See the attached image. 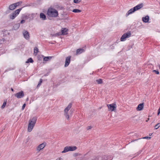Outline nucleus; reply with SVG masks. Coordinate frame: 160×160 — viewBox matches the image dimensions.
<instances>
[{"mask_svg":"<svg viewBox=\"0 0 160 160\" xmlns=\"http://www.w3.org/2000/svg\"><path fill=\"white\" fill-rule=\"evenodd\" d=\"M135 11V10L134 9V8H132L128 11V12L126 14V16L128 17L129 14L132 13Z\"/></svg>","mask_w":160,"mask_h":160,"instance_id":"nucleus-13","label":"nucleus"},{"mask_svg":"<svg viewBox=\"0 0 160 160\" xmlns=\"http://www.w3.org/2000/svg\"><path fill=\"white\" fill-rule=\"evenodd\" d=\"M160 127V123H158L155 125V126L154 127V128H155L154 129H157Z\"/></svg>","mask_w":160,"mask_h":160,"instance_id":"nucleus-28","label":"nucleus"},{"mask_svg":"<svg viewBox=\"0 0 160 160\" xmlns=\"http://www.w3.org/2000/svg\"><path fill=\"white\" fill-rule=\"evenodd\" d=\"M149 19V17L148 16H147L145 17H143L142 20L143 21L145 22H148Z\"/></svg>","mask_w":160,"mask_h":160,"instance_id":"nucleus-18","label":"nucleus"},{"mask_svg":"<svg viewBox=\"0 0 160 160\" xmlns=\"http://www.w3.org/2000/svg\"><path fill=\"white\" fill-rule=\"evenodd\" d=\"M131 36V33L130 32H128L124 33L121 37L120 38L121 41H123L125 40L126 38L129 37Z\"/></svg>","mask_w":160,"mask_h":160,"instance_id":"nucleus-5","label":"nucleus"},{"mask_svg":"<svg viewBox=\"0 0 160 160\" xmlns=\"http://www.w3.org/2000/svg\"><path fill=\"white\" fill-rule=\"evenodd\" d=\"M107 157H108L107 160L108 159V160H112L113 158V157L111 155L107 156Z\"/></svg>","mask_w":160,"mask_h":160,"instance_id":"nucleus-33","label":"nucleus"},{"mask_svg":"<svg viewBox=\"0 0 160 160\" xmlns=\"http://www.w3.org/2000/svg\"><path fill=\"white\" fill-rule=\"evenodd\" d=\"M62 35L61 32H59L58 33H56L55 34H53V36H60V35Z\"/></svg>","mask_w":160,"mask_h":160,"instance_id":"nucleus-32","label":"nucleus"},{"mask_svg":"<svg viewBox=\"0 0 160 160\" xmlns=\"http://www.w3.org/2000/svg\"><path fill=\"white\" fill-rule=\"evenodd\" d=\"M47 14L49 18H56L58 15V11L55 9L49 8L48 9Z\"/></svg>","mask_w":160,"mask_h":160,"instance_id":"nucleus-1","label":"nucleus"},{"mask_svg":"<svg viewBox=\"0 0 160 160\" xmlns=\"http://www.w3.org/2000/svg\"><path fill=\"white\" fill-rule=\"evenodd\" d=\"M62 29L61 30V34L63 35H67L68 33L67 32L68 31V29L66 28H62Z\"/></svg>","mask_w":160,"mask_h":160,"instance_id":"nucleus-14","label":"nucleus"},{"mask_svg":"<svg viewBox=\"0 0 160 160\" xmlns=\"http://www.w3.org/2000/svg\"><path fill=\"white\" fill-rule=\"evenodd\" d=\"M25 22V21L24 20H22L21 21L20 23L21 24H22L24 23Z\"/></svg>","mask_w":160,"mask_h":160,"instance_id":"nucleus-41","label":"nucleus"},{"mask_svg":"<svg viewBox=\"0 0 160 160\" xmlns=\"http://www.w3.org/2000/svg\"><path fill=\"white\" fill-rule=\"evenodd\" d=\"M40 17L43 20H44L46 19V15L44 13L42 12L40 13Z\"/></svg>","mask_w":160,"mask_h":160,"instance_id":"nucleus-16","label":"nucleus"},{"mask_svg":"<svg viewBox=\"0 0 160 160\" xmlns=\"http://www.w3.org/2000/svg\"><path fill=\"white\" fill-rule=\"evenodd\" d=\"M143 7V4L142 3H141L137 5L135 7H134V9L136 11L138 10H139L141 8H142Z\"/></svg>","mask_w":160,"mask_h":160,"instance_id":"nucleus-12","label":"nucleus"},{"mask_svg":"<svg viewBox=\"0 0 160 160\" xmlns=\"http://www.w3.org/2000/svg\"><path fill=\"white\" fill-rule=\"evenodd\" d=\"M22 9V8L18 9L10 14L9 15L10 18L12 20L14 19L19 14Z\"/></svg>","mask_w":160,"mask_h":160,"instance_id":"nucleus-3","label":"nucleus"},{"mask_svg":"<svg viewBox=\"0 0 160 160\" xmlns=\"http://www.w3.org/2000/svg\"><path fill=\"white\" fill-rule=\"evenodd\" d=\"M34 52L36 53V54L38 52V48L35 47L34 50Z\"/></svg>","mask_w":160,"mask_h":160,"instance_id":"nucleus-30","label":"nucleus"},{"mask_svg":"<svg viewBox=\"0 0 160 160\" xmlns=\"http://www.w3.org/2000/svg\"><path fill=\"white\" fill-rule=\"evenodd\" d=\"M48 75L47 74H45V75H44V76H48Z\"/></svg>","mask_w":160,"mask_h":160,"instance_id":"nucleus-48","label":"nucleus"},{"mask_svg":"<svg viewBox=\"0 0 160 160\" xmlns=\"http://www.w3.org/2000/svg\"><path fill=\"white\" fill-rule=\"evenodd\" d=\"M140 139L139 138L138 139ZM138 140V139H135L134 140H132L130 142H133L135 141H136Z\"/></svg>","mask_w":160,"mask_h":160,"instance_id":"nucleus-44","label":"nucleus"},{"mask_svg":"<svg viewBox=\"0 0 160 160\" xmlns=\"http://www.w3.org/2000/svg\"><path fill=\"white\" fill-rule=\"evenodd\" d=\"M6 102H7V101H4L2 105V106L1 107L3 109V108H4V107H5V105H6Z\"/></svg>","mask_w":160,"mask_h":160,"instance_id":"nucleus-29","label":"nucleus"},{"mask_svg":"<svg viewBox=\"0 0 160 160\" xmlns=\"http://www.w3.org/2000/svg\"><path fill=\"white\" fill-rule=\"evenodd\" d=\"M69 151H70L69 150V146H67L64 148V150L62 151V153H65L68 152Z\"/></svg>","mask_w":160,"mask_h":160,"instance_id":"nucleus-19","label":"nucleus"},{"mask_svg":"<svg viewBox=\"0 0 160 160\" xmlns=\"http://www.w3.org/2000/svg\"><path fill=\"white\" fill-rule=\"evenodd\" d=\"M46 144V143H43L39 145L37 148V151L38 152L41 149L43 148L45 146Z\"/></svg>","mask_w":160,"mask_h":160,"instance_id":"nucleus-9","label":"nucleus"},{"mask_svg":"<svg viewBox=\"0 0 160 160\" xmlns=\"http://www.w3.org/2000/svg\"><path fill=\"white\" fill-rule=\"evenodd\" d=\"M151 138L150 137H145L142 138L143 139H150Z\"/></svg>","mask_w":160,"mask_h":160,"instance_id":"nucleus-38","label":"nucleus"},{"mask_svg":"<svg viewBox=\"0 0 160 160\" xmlns=\"http://www.w3.org/2000/svg\"><path fill=\"white\" fill-rule=\"evenodd\" d=\"M28 142V139H27V142Z\"/></svg>","mask_w":160,"mask_h":160,"instance_id":"nucleus-49","label":"nucleus"},{"mask_svg":"<svg viewBox=\"0 0 160 160\" xmlns=\"http://www.w3.org/2000/svg\"><path fill=\"white\" fill-rule=\"evenodd\" d=\"M69 150L70 151H73L76 150L77 148L75 146H69Z\"/></svg>","mask_w":160,"mask_h":160,"instance_id":"nucleus-20","label":"nucleus"},{"mask_svg":"<svg viewBox=\"0 0 160 160\" xmlns=\"http://www.w3.org/2000/svg\"><path fill=\"white\" fill-rule=\"evenodd\" d=\"M23 35L24 38L26 39H28L30 38L29 34L28 32L26 31H24L23 32Z\"/></svg>","mask_w":160,"mask_h":160,"instance_id":"nucleus-10","label":"nucleus"},{"mask_svg":"<svg viewBox=\"0 0 160 160\" xmlns=\"http://www.w3.org/2000/svg\"><path fill=\"white\" fill-rule=\"evenodd\" d=\"M152 72H154L157 74H159V72L158 70H153Z\"/></svg>","mask_w":160,"mask_h":160,"instance_id":"nucleus-37","label":"nucleus"},{"mask_svg":"<svg viewBox=\"0 0 160 160\" xmlns=\"http://www.w3.org/2000/svg\"><path fill=\"white\" fill-rule=\"evenodd\" d=\"M25 106H26V104L25 103L23 105H22V110H23L24 109Z\"/></svg>","mask_w":160,"mask_h":160,"instance_id":"nucleus-39","label":"nucleus"},{"mask_svg":"<svg viewBox=\"0 0 160 160\" xmlns=\"http://www.w3.org/2000/svg\"><path fill=\"white\" fill-rule=\"evenodd\" d=\"M96 81L98 84H102L103 82L102 79H99L98 80H96Z\"/></svg>","mask_w":160,"mask_h":160,"instance_id":"nucleus-24","label":"nucleus"},{"mask_svg":"<svg viewBox=\"0 0 160 160\" xmlns=\"http://www.w3.org/2000/svg\"><path fill=\"white\" fill-rule=\"evenodd\" d=\"M81 12V10L78 9H74L72 10V12L75 13L80 12Z\"/></svg>","mask_w":160,"mask_h":160,"instance_id":"nucleus-25","label":"nucleus"},{"mask_svg":"<svg viewBox=\"0 0 160 160\" xmlns=\"http://www.w3.org/2000/svg\"><path fill=\"white\" fill-rule=\"evenodd\" d=\"M152 133H150L149 134V135L150 136L152 135Z\"/></svg>","mask_w":160,"mask_h":160,"instance_id":"nucleus-47","label":"nucleus"},{"mask_svg":"<svg viewBox=\"0 0 160 160\" xmlns=\"http://www.w3.org/2000/svg\"><path fill=\"white\" fill-rule=\"evenodd\" d=\"M81 0H73V2L75 3H78L81 1Z\"/></svg>","mask_w":160,"mask_h":160,"instance_id":"nucleus-36","label":"nucleus"},{"mask_svg":"<svg viewBox=\"0 0 160 160\" xmlns=\"http://www.w3.org/2000/svg\"><path fill=\"white\" fill-rule=\"evenodd\" d=\"M20 27V23L15 24L13 26V28L14 30L18 29Z\"/></svg>","mask_w":160,"mask_h":160,"instance_id":"nucleus-21","label":"nucleus"},{"mask_svg":"<svg viewBox=\"0 0 160 160\" xmlns=\"http://www.w3.org/2000/svg\"><path fill=\"white\" fill-rule=\"evenodd\" d=\"M72 105V103H70L64 110V115L68 120H69V115L68 114V112L69 110L71 108Z\"/></svg>","mask_w":160,"mask_h":160,"instance_id":"nucleus-4","label":"nucleus"},{"mask_svg":"<svg viewBox=\"0 0 160 160\" xmlns=\"http://www.w3.org/2000/svg\"><path fill=\"white\" fill-rule=\"evenodd\" d=\"M33 62V60L32 59V58H30L26 62V63H28L29 62L30 63H32Z\"/></svg>","mask_w":160,"mask_h":160,"instance_id":"nucleus-26","label":"nucleus"},{"mask_svg":"<svg viewBox=\"0 0 160 160\" xmlns=\"http://www.w3.org/2000/svg\"><path fill=\"white\" fill-rule=\"evenodd\" d=\"M42 79H40L38 83V85L37 86V87H39L40 86V85H41V83H42Z\"/></svg>","mask_w":160,"mask_h":160,"instance_id":"nucleus-35","label":"nucleus"},{"mask_svg":"<svg viewBox=\"0 0 160 160\" xmlns=\"http://www.w3.org/2000/svg\"><path fill=\"white\" fill-rule=\"evenodd\" d=\"M84 50L82 48H79L77 50L76 54L77 55L80 54L84 52Z\"/></svg>","mask_w":160,"mask_h":160,"instance_id":"nucleus-17","label":"nucleus"},{"mask_svg":"<svg viewBox=\"0 0 160 160\" xmlns=\"http://www.w3.org/2000/svg\"><path fill=\"white\" fill-rule=\"evenodd\" d=\"M160 113V106L158 111V115H159Z\"/></svg>","mask_w":160,"mask_h":160,"instance_id":"nucleus-42","label":"nucleus"},{"mask_svg":"<svg viewBox=\"0 0 160 160\" xmlns=\"http://www.w3.org/2000/svg\"><path fill=\"white\" fill-rule=\"evenodd\" d=\"M92 128V127L91 126H88L87 127V130L90 129Z\"/></svg>","mask_w":160,"mask_h":160,"instance_id":"nucleus-40","label":"nucleus"},{"mask_svg":"<svg viewBox=\"0 0 160 160\" xmlns=\"http://www.w3.org/2000/svg\"><path fill=\"white\" fill-rule=\"evenodd\" d=\"M24 94L23 91H21L15 94V96L18 98H20L24 96Z\"/></svg>","mask_w":160,"mask_h":160,"instance_id":"nucleus-7","label":"nucleus"},{"mask_svg":"<svg viewBox=\"0 0 160 160\" xmlns=\"http://www.w3.org/2000/svg\"><path fill=\"white\" fill-rule=\"evenodd\" d=\"M107 106L109 110L111 111H115L116 110V103H114L110 104H108Z\"/></svg>","mask_w":160,"mask_h":160,"instance_id":"nucleus-6","label":"nucleus"},{"mask_svg":"<svg viewBox=\"0 0 160 160\" xmlns=\"http://www.w3.org/2000/svg\"><path fill=\"white\" fill-rule=\"evenodd\" d=\"M22 3V2L21 1L18 2L14 3V5H15L16 8L20 4Z\"/></svg>","mask_w":160,"mask_h":160,"instance_id":"nucleus-27","label":"nucleus"},{"mask_svg":"<svg viewBox=\"0 0 160 160\" xmlns=\"http://www.w3.org/2000/svg\"><path fill=\"white\" fill-rule=\"evenodd\" d=\"M37 120V118L36 117H32L29 121V123L28 128V130L29 132H31L36 123Z\"/></svg>","mask_w":160,"mask_h":160,"instance_id":"nucleus-2","label":"nucleus"},{"mask_svg":"<svg viewBox=\"0 0 160 160\" xmlns=\"http://www.w3.org/2000/svg\"><path fill=\"white\" fill-rule=\"evenodd\" d=\"M71 57L70 56L67 57L65 60L64 67H68L69 65L70 62Z\"/></svg>","mask_w":160,"mask_h":160,"instance_id":"nucleus-8","label":"nucleus"},{"mask_svg":"<svg viewBox=\"0 0 160 160\" xmlns=\"http://www.w3.org/2000/svg\"><path fill=\"white\" fill-rule=\"evenodd\" d=\"M5 41V40L4 38H2V39L0 40V45L3 43Z\"/></svg>","mask_w":160,"mask_h":160,"instance_id":"nucleus-34","label":"nucleus"},{"mask_svg":"<svg viewBox=\"0 0 160 160\" xmlns=\"http://www.w3.org/2000/svg\"><path fill=\"white\" fill-rule=\"evenodd\" d=\"M102 157V160H107L108 157L107 156H104L102 157Z\"/></svg>","mask_w":160,"mask_h":160,"instance_id":"nucleus-31","label":"nucleus"},{"mask_svg":"<svg viewBox=\"0 0 160 160\" xmlns=\"http://www.w3.org/2000/svg\"><path fill=\"white\" fill-rule=\"evenodd\" d=\"M102 158L101 156L93 157L92 160H102Z\"/></svg>","mask_w":160,"mask_h":160,"instance_id":"nucleus-22","label":"nucleus"},{"mask_svg":"<svg viewBox=\"0 0 160 160\" xmlns=\"http://www.w3.org/2000/svg\"><path fill=\"white\" fill-rule=\"evenodd\" d=\"M11 90L12 91H13V89L12 88H11Z\"/></svg>","mask_w":160,"mask_h":160,"instance_id":"nucleus-46","label":"nucleus"},{"mask_svg":"<svg viewBox=\"0 0 160 160\" xmlns=\"http://www.w3.org/2000/svg\"><path fill=\"white\" fill-rule=\"evenodd\" d=\"M51 57H45L43 58V60L44 61H48L52 58Z\"/></svg>","mask_w":160,"mask_h":160,"instance_id":"nucleus-23","label":"nucleus"},{"mask_svg":"<svg viewBox=\"0 0 160 160\" xmlns=\"http://www.w3.org/2000/svg\"><path fill=\"white\" fill-rule=\"evenodd\" d=\"M15 5L14 3L10 5L8 7V9L10 10L13 11L16 8Z\"/></svg>","mask_w":160,"mask_h":160,"instance_id":"nucleus-15","label":"nucleus"},{"mask_svg":"<svg viewBox=\"0 0 160 160\" xmlns=\"http://www.w3.org/2000/svg\"><path fill=\"white\" fill-rule=\"evenodd\" d=\"M142 152V150H141L139 151L138 152V154L139 155V154H140Z\"/></svg>","mask_w":160,"mask_h":160,"instance_id":"nucleus-43","label":"nucleus"},{"mask_svg":"<svg viewBox=\"0 0 160 160\" xmlns=\"http://www.w3.org/2000/svg\"><path fill=\"white\" fill-rule=\"evenodd\" d=\"M149 120V118H148V120H146V122H148V121Z\"/></svg>","mask_w":160,"mask_h":160,"instance_id":"nucleus-45","label":"nucleus"},{"mask_svg":"<svg viewBox=\"0 0 160 160\" xmlns=\"http://www.w3.org/2000/svg\"><path fill=\"white\" fill-rule=\"evenodd\" d=\"M144 107V103H141L139 104L136 108V110L138 111L142 110L143 109Z\"/></svg>","mask_w":160,"mask_h":160,"instance_id":"nucleus-11","label":"nucleus"}]
</instances>
